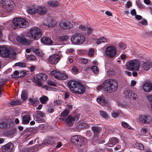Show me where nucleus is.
Wrapping results in <instances>:
<instances>
[{
	"mask_svg": "<svg viewBox=\"0 0 152 152\" xmlns=\"http://www.w3.org/2000/svg\"><path fill=\"white\" fill-rule=\"evenodd\" d=\"M118 87V83L116 80L113 79H108L104 81L102 86H99L97 89L101 91L104 89L105 91L111 93L115 91Z\"/></svg>",
	"mask_w": 152,
	"mask_h": 152,
	"instance_id": "f257e3e1",
	"label": "nucleus"
},
{
	"mask_svg": "<svg viewBox=\"0 0 152 152\" xmlns=\"http://www.w3.org/2000/svg\"><path fill=\"white\" fill-rule=\"evenodd\" d=\"M28 25L29 23L27 20L23 18H17L13 20L11 26L15 29L20 28H27Z\"/></svg>",
	"mask_w": 152,
	"mask_h": 152,
	"instance_id": "f03ea898",
	"label": "nucleus"
},
{
	"mask_svg": "<svg viewBox=\"0 0 152 152\" xmlns=\"http://www.w3.org/2000/svg\"><path fill=\"white\" fill-rule=\"evenodd\" d=\"M42 33L41 30L37 27H33L31 28L27 33V36L34 40H38L42 36Z\"/></svg>",
	"mask_w": 152,
	"mask_h": 152,
	"instance_id": "7ed1b4c3",
	"label": "nucleus"
},
{
	"mask_svg": "<svg viewBox=\"0 0 152 152\" xmlns=\"http://www.w3.org/2000/svg\"><path fill=\"white\" fill-rule=\"evenodd\" d=\"M1 4L7 12H11L15 6V3L11 0H2Z\"/></svg>",
	"mask_w": 152,
	"mask_h": 152,
	"instance_id": "20e7f679",
	"label": "nucleus"
},
{
	"mask_svg": "<svg viewBox=\"0 0 152 152\" xmlns=\"http://www.w3.org/2000/svg\"><path fill=\"white\" fill-rule=\"evenodd\" d=\"M140 62L138 60H131L127 63L126 67L129 70L138 71L140 66Z\"/></svg>",
	"mask_w": 152,
	"mask_h": 152,
	"instance_id": "39448f33",
	"label": "nucleus"
},
{
	"mask_svg": "<svg viewBox=\"0 0 152 152\" xmlns=\"http://www.w3.org/2000/svg\"><path fill=\"white\" fill-rule=\"evenodd\" d=\"M70 140L72 143L77 146H81L84 142V137L80 135L73 136L71 137Z\"/></svg>",
	"mask_w": 152,
	"mask_h": 152,
	"instance_id": "423d86ee",
	"label": "nucleus"
},
{
	"mask_svg": "<svg viewBox=\"0 0 152 152\" xmlns=\"http://www.w3.org/2000/svg\"><path fill=\"white\" fill-rule=\"evenodd\" d=\"M50 75L54 76L56 79L60 80H66L68 78L67 75L56 70L52 71Z\"/></svg>",
	"mask_w": 152,
	"mask_h": 152,
	"instance_id": "0eeeda50",
	"label": "nucleus"
},
{
	"mask_svg": "<svg viewBox=\"0 0 152 152\" xmlns=\"http://www.w3.org/2000/svg\"><path fill=\"white\" fill-rule=\"evenodd\" d=\"M71 40L75 44L80 45L84 42L85 39L82 35L76 34L72 37Z\"/></svg>",
	"mask_w": 152,
	"mask_h": 152,
	"instance_id": "6e6552de",
	"label": "nucleus"
},
{
	"mask_svg": "<svg viewBox=\"0 0 152 152\" xmlns=\"http://www.w3.org/2000/svg\"><path fill=\"white\" fill-rule=\"evenodd\" d=\"M117 53L116 48L113 46L107 47L105 50L106 55L110 58H112L115 56Z\"/></svg>",
	"mask_w": 152,
	"mask_h": 152,
	"instance_id": "1a4fd4ad",
	"label": "nucleus"
},
{
	"mask_svg": "<svg viewBox=\"0 0 152 152\" xmlns=\"http://www.w3.org/2000/svg\"><path fill=\"white\" fill-rule=\"evenodd\" d=\"M47 78L46 75L43 73H39L37 75L36 77H34V82L37 84L38 86L41 87L42 86L41 81H45Z\"/></svg>",
	"mask_w": 152,
	"mask_h": 152,
	"instance_id": "9d476101",
	"label": "nucleus"
},
{
	"mask_svg": "<svg viewBox=\"0 0 152 152\" xmlns=\"http://www.w3.org/2000/svg\"><path fill=\"white\" fill-rule=\"evenodd\" d=\"M13 51L9 50L8 48L5 47H0V55L4 58L11 57L12 56Z\"/></svg>",
	"mask_w": 152,
	"mask_h": 152,
	"instance_id": "9b49d317",
	"label": "nucleus"
},
{
	"mask_svg": "<svg viewBox=\"0 0 152 152\" xmlns=\"http://www.w3.org/2000/svg\"><path fill=\"white\" fill-rule=\"evenodd\" d=\"M79 118V116L77 115H76L73 117L72 116L69 115L66 119V121L69 126H71L75 122L78 121Z\"/></svg>",
	"mask_w": 152,
	"mask_h": 152,
	"instance_id": "f8f14e48",
	"label": "nucleus"
},
{
	"mask_svg": "<svg viewBox=\"0 0 152 152\" xmlns=\"http://www.w3.org/2000/svg\"><path fill=\"white\" fill-rule=\"evenodd\" d=\"M60 56L58 54H54L50 56L48 58V62L51 64H57L60 59Z\"/></svg>",
	"mask_w": 152,
	"mask_h": 152,
	"instance_id": "ddd939ff",
	"label": "nucleus"
},
{
	"mask_svg": "<svg viewBox=\"0 0 152 152\" xmlns=\"http://www.w3.org/2000/svg\"><path fill=\"white\" fill-rule=\"evenodd\" d=\"M73 92L77 94H81L83 93L85 91V88L84 87L80 82H78V84L76 85L75 88H74V90Z\"/></svg>",
	"mask_w": 152,
	"mask_h": 152,
	"instance_id": "4468645a",
	"label": "nucleus"
},
{
	"mask_svg": "<svg viewBox=\"0 0 152 152\" xmlns=\"http://www.w3.org/2000/svg\"><path fill=\"white\" fill-rule=\"evenodd\" d=\"M139 121L142 124H149L151 121L150 116L149 115H142L140 116Z\"/></svg>",
	"mask_w": 152,
	"mask_h": 152,
	"instance_id": "2eb2a0df",
	"label": "nucleus"
},
{
	"mask_svg": "<svg viewBox=\"0 0 152 152\" xmlns=\"http://www.w3.org/2000/svg\"><path fill=\"white\" fill-rule=\"evenodd\" d=\"M14 147L13 144L8 143L2 147V151L4 152H11Z\"/></svg>",
	"mask_w": 152,
	"mask_h": 152,
	"instance_id": "dca6fc26",
	"label": "nucleus"
},
{
	"mask_svg": "<svg viewBox=\"0 0 152 152\" xmlns=\"http://www.w3.org/2000/svg\"><path fill=\"white\" fill-rule=\"evenodd\" d=\"M26 73L23 71L19 72L18 71L16 70L11 75V76L13 78H20L24 77L26 75Z\"/></svg>",
	"mask_w": 152,
	"mask_h": 152,
	"instance_id": "f3484780",
	"label": "nucleus"
},
{
	"mask_svg": "<svg viewBox=\"0 0 152 152\" xmlns=\"http://www.w3.org/2000/svg\"><path fill=\"white\" fill-rule=\"evenodd\" d=\"M78 82L74 80H70L68 83V86L70 90L73 92L74 88H75L76 85Z\"/></svg>",
	"mask_w": 152,
	"mask_h": 152,
	"instance_id": "a211bd4d",
	"label": "nucleus"
},
{
	"mask_svg": "<svg viewBox=\"0 0 152 152\" xmlns=\"http://www.w3.org/2000/svg\"><path fill=\"white\" fill-rule=\"evenodd\" d=\"M143 90L146 92H150L152 90V84L150 83H145L143 86Z\"/></svg>",
	"mask_w": 152,
	"mask_h": 152,
	"instance_id": "6ab92c4d",
	"label": "nucleus"
},
{
	"mask_svg": "<svg viewBox=\"0 0 152 152\" xmlns=\"http://www.w3.org/2000/svg\"><path fill=\"white\" fill-rule=\"evenodd\" d=\"M36 113L37 115L35 116V118L38 121H41L42 120L41 119V117H44L45 116V114L41 111H36Z\"/></svg>",
	"mask_w": 152,
	"mask_h": 152,
	"instance_id": "aec40b11",
	"label": "nucleus"
},
{
	"mask_svg": "<svg viewBox=\"0 0 152 152\" xmlns=\"http://www.w3.org/2000/svg\"><path fill=\"white\" fill-rule=\"evenodd\" d=\"M47 11V9L41 6L37 7V13L39 14L42 15L45 14Z\"/></svg>",
	"mask_w": 152,
	"mask_h": 152,
	"instance_id": "412c9836",
	"label": "nucleus"
},
{
	"mask_svg": "<svg viewBox=\"0 0 152 152\" xmlns=\"http://www.w3.org/2000/svg\"><path fill=\"white\" fill-rule=\"evenodd\" d=\"M41 41L43 43L48 45H51L53 42L50 38L47 37L42 38Z\"/></svg>",
	"mask_w": 152,
	"mask_h": 152,
	"instance_id": "4be33fe9",
	"label": "nucleus"
},
{
	"mask_svg": "<svg viewBox=\"0 0 152 152\" xmlns=\"http://www.w3.org/2000/svg\"><path fill=\"white\" fill-rule=\"evenodd\" d=\"M142 66L145 70L147 71L151 67L152 64L149 62H144L142 64Z\"/></svg>",
	"mask_w": 152,
	"mask_h": 152,
	"instance_id": "5701e85b",
	"label": "nucleus"
},
{
	"mask_svg": "<svg viewBox=\"0 0 152 152\" xmlns=\"http://www.w3.org/2000/svg\"><path fill=\"white\" fill-rule=\"evenodd\" d=\"M28 13L31 14H34L37 13V7L32 6L29 7L28 8Z\"/></svg>",
	"mask_w": 152,
	"mask_h": 152,
	"instance_id": "b1692460",
	"label": "nucleus"
},
{
	"mask_svg": "<svg viewBox=\"0 0 152 152\" xmlns=\"http://www.w3.org/2000/svg\"><path fill=\"white\" fill-rule=\"evenodd\" d=\"M22 123L24 124H28L30 120V117L29 115H26L22 117Z\"/></svg>",
	"mask_w": 152,
	"mask_h": 152,
	"instance_id": "393cba45",
	"label": "nucleus"
},
{
	"mask_svg": "<svg viewBox=\"0 0 152 152\" xmlns=\"http://www.w3.org/2000/svg\"><path fill=\"white\" fill-rule=\"evenodd\" d=\"M47 4L51 7H56L59 5L58 2L57 1H50L47 2Z\"/></svg>",
	"mask_w": 152,
	"mask_h": 152,
	"instance_id": "a878e982",
	"label": "nucleus"
},
{
	"mask_svg": "<svg viewBox=\"0 0 152 152\" xmlns=\"http://www.w3.org/2000/svg\"><path fill=\"white\" fill-rule=\"evenodd\" d=\"M59 26L61 28L65 29H69L70 28V26L69 23L66 22L62 21L60 23Z\"/></svg>",
	"mask_w": 152,
	"mask_h": 152,
	"instance_id": "bb28decb",
	"label": "nucleus"
},
{
	"mask_svg": "<svg viewBox=\"0 0 152 152\" xmlns=\"http://www.w3.org/2000/svg\"><path fill=\"white\" fill-rule=\"evenodd\" d=\"M17 39L18 41L22 44L26 45L27 44V40L22 37L19 36L18 37Z\"/></svg>",
	"mask_w": 152,
	"mask_h": 152,
	"instance_id": "cd10ccee",
	"label": "nucleus"
},
{
	"mask_svg": "<svg viewBox=\"0 0 152 152\" xmlns=\"http://www.w3.org/2000/svg\"><path fill=\"white\" fill-rule=\"evenodd\" d=\"M55 138L49 137L45 140V144L52 145L55 142Z\"/></svg>",
	"mask_w": 152,
	"mask_h": 152,
	"instance_id": "c85d7f7f",
	"label": "nucleus"
},
{
	"mask_svg": "<svg viewBox=\"0 0 152 152\" xmlns=\"http://www.w3.org/2000/svg\"><path fill=\"white\" fill-rule=\"evenodd\" d=\"M49 99L48 97L45 96L43 95L39 98V100L41 103L45 104Z\"/></svg>",
	"mask_w": 152,
	"mask_h": 152,
	"instance_id": "c756f323",
	"label": "nucleus"
},
{
	"mask_svg": "<svg viewBox=\"0 0 152 152\" xmlns=\"http://www.w3.org/2000/svg\"><path fill=\"white\" fill-rule=\"evenodd\" d=\"M133 147L135 148L140 150H143L144 148L143 144L140 143H137L134 144Z\"/></svg>",
	"mask_w": 152,
	"mask_h": 152,
	"instance_id": "7c9ffc66",
	"label": "nucleus"
},
{
	"mask_svg": "<svg viewBox=\"0 0 152 152\" xmlns=\"http://www.w3.org/2000/svg\"><path fill=\"white\" fill-rule=\"evenodd\" d=\"M107 41L106 39L104 37H101L98 39H96L95 40L96 43L98 45L102 43L105 42Z\"/></svg>",
	"mask_w": 152,
	"mask_h": 152,
	"instance_id": "2f4dec72",
	"label": "nucleus"
},
{
	"mask_svg": "<svg viewBox=\"0 0 152 152\" xmlns=\"http://www.w3.org/2000/svg\"><path fill=\"white\" fill-rule=\"evenodd\" d=\"M29 102L31 105L33 106L36 105L39 102V101L37 98H30L29 99Z\"/></svg>",
	"mask_w": 152,
	"mask_h": 152,
	"instance_id": "473e14b6",
	"label": "nucleus"
},
{
	"mask_svg": "<svg viewBox=\"0 0 152 152\" xmlns=\"http://www.w3.org/2000/svg\"><path fill=\"white\" fill-rule=\"evenodd\" d=\"M28 93L26 91H23L21 94V98L22 99L25 101L28 98Z\"/></svg>",
	"mask_w": 152,
	"mask_h": 152,
	"instance_id": "72a5a7b5",
	"label": "nucleus"
},
{
	"mask_svg": "<svg viewBox=\"0 0 152 152\" xmlns=\"http://www.w3.org/2000/svg\"><path fill=\"white\" fill-rule=\"evenodd\" d=\"M21 103L20 100L14 99L10 103V104L12 105H17L20 104Z\"/></svg>",
	"mask_w": 152,
	"mask_h": 152,
	"instance_id": "f704fd0d",
	"label": "nucleus"
},
{
	"mask_svg": "<svg viewBox=\"0 0 152 152\" xmlns=\"http://www.w3.org/2000/svg\"><path fill=\"white\" fill-rule=\"evenodd\" d=\"M92 129L94 135H97L100 130V128L97 126H94L92 127Z\"/></svg>",
	"mask_w": 152,
	"mask_h": 152,
	"instance_id": "c9c22d12",
	"label": "nucleus"
},
{
	"mask_svg": "<svg viewBox=\"0 0 152 152\" xmlns=\"http://www.w3.org/2000/svg\"><path fill=\"white\" fill-rule=\"evenodd\" d=\"M89 127L88 125L84 123H80L77 126V128L79 129L84 128H88Z\"/></svg>",
	"mask_w": 152,
	"mask_h": 152,
	"instance_id": "e433bc0d",
	"label": "nucleus"
},
{
	"mask_svg": "<svg viewBox=\"0 0 152 152\" xmlns=\"http://www.w3.org/2000/svg\"><path fill=\"white\" fill-rule=\"evenodd\" d=\"M110 142L111 144L113 145L117 143L118 142V140L116 137H112L110 139Z\"/></svg>",
	"mask_w": 152,
	"mask_h": 152,
	"instance_id": "4c0bfd02",
	"label": "nucleus"
},
{
	"mask_svg": "<svg viewBox=\"0 0 152 152\" xmlns=\"http://www.w3.org/2000/svg\"><path fill=\"white\" fill-rule=\"evenodd\" d=\"M91 69L93 72L95 74H97L99 72V69L96 66H94L91 67Z\"/></svg>",
	"mask_w": 152,
	"mask_h": 152,
	"instance_id": "58836bf2",
	"label": "nucleus"
},
{
	"mask_svg": "<svg viewBox=\"0 0 152 152\" xmlns=\"http://www.w3.org/2000/svg\"><path fill=\"white\" fill-rule=\"evenodd\" d=\"M6 81L4 80H2L0 81V97H1L2 93L1 92L2 90V86L5 84Z\"/></svg>",
	"mask_w": 152,
	"mask_h": 152,
	"instance_id": "ea45409f",
	"label": "nucleus"
},
{
	"mask_svg": "<svg viewBox=\"0 0 152 152\" xmlns=\"http://www.w3.org/2000/svg\"><path fill=\"white\" fill-rule=\"evenodd\" d=\"M97 102L99 104L103 105L105 103L104 99L102 97H99L97 99Z\"/></svg>",
	"mask_w": 152,
	"mask_h": 152,
	"instance_id": "a19ab883",
	"label": "nucleus"
},
{
	"mask_svg": "<svg viewBox=\"0 0 152 152\" xmlns=\"http://www.w3.org/2000/svg\"><path fill=\"white\" fill-rule=\"evenodd\" d=\"M68 39V37L66 36H61L59 37L58 41L60 42L66 41Z\"/></svg>",
	"mask_w": 152,
	"mask_h": 152,
	"instance_id": "79ce46f5",
	"label": "nucleus"
},
{
	"mask_svg": "<svg viewBox=\"0 0 152 152\" xmlns=\"http://www.w3.org/2000/svg\"><path fill=\"white\" fill-rule=\"evenodd\" d=\"M132 91L131 90H127L125 91L124 94L126 97H130L131 96H132Z\"/></svg>",
	"mask_w": 152,
	"mask_h": 152,
	"instance_id": "37998d69",
	"label": "nucleus"
},
{
	"mask_svg": "<svg viewBox=\"0 0 152 152\" xmlns=\"http://www.w3.org/2000/svg\"><path fill=\"white\" fill-rule=\"evenodd\" d=\"M99 112L100 114L102 117L105 118H108V115L104 111L100 110Z\"/></svg>",
	"mask_w": 152,
	"mask_h": 152,
	"instance_id": "c03bdc74",
	"label": "nucleus"
},
{
	"mask_svg": "<svg viewBox=\"0 0 152 152\" xmlns=\"http://www.w3.org/2000/svg\"><path fill=\"white\" fill-rule=\"evenodd\" d=\"M28 131L29 132H31L33 134H35L38 132L36 128H31L29 129Z\"/></svg>",
	"mask_w": 152,
	"mask_h": 152,
	"instance_id": "a18cd8bd",
	"label": "nucleus"
},
{
	"mask_svg": "<svg viewBox=\"0 0 152 152\" xmlns=\"http://www.w3.org/2000/svg\"><path fill=\"white\" fill-rule=\"evenodd\" d=\"M15 66H19L21 67H25L26 64L24 63H21V62H18L17 63H16L15 64Z\"/></svg>",
	"mask_w": 152,
	"mask_h": 152,
	"instance_id": "49530a36",
	"label": "nucleus"
},
{
	"mask_svg": "<svg viewBox=\"0 0 152 152\" xmlns=\"http://www.w3.org/2000/svg\"><path fill=\"white\" fill-rule=\"evenodd\" d=\"M69 113L68 110H65L64 111H63L61 113V115L62 117H65L67 116Z\"/></svg>",
	"mask_w": 152,
	"mask_h": 152,
	"instance_id": "de8ad7c7",
	"label": "nucleus"
},
{
	"mask_svg": "<svg viewBox=\"0 0 152 152\" xmlns=\"http://www.w3.org/2000/svg\"><path fill=\"white\" fill-rule=\"evenodd\" d=\"M7 126V124L3 122H0V128L4 129Z\"/></svg>",
	"mask_w": 152,
	"mask_h": 152,
	"instance_id": "09e8293b",
	"label": "nucleus"
},
{
	"mask_svg": "<svg viewBox=\"0 0 152 152\" xmlns=\"http://www.w3.org/2000/svg\"><path fill=\"white\" fill-rule=\"evenodd\" d=\"M122 125L123 127H126L129 129H131L132 128L126 123L125 122H123L122 123Z\"/></svg>",
	"mask_w": 152,
	"mask_h": 152,
	"instance_id": "8fccbe9b",
	"label": "nucleus"
},
{
	"mask_svg": "<svg viewBox=\"0 0 152 152\" xmlns=\"http://www.w3.org/2000/svg\"><path fill=\"white\" fill-rule=\"evenodd\" d=\"M118 46L120 48L123 50L125 49L126 47V46L124 44L122 43H120L119 44Z\"/></svg>",
	"mask_w": 152,
	"mask_h": 152,
	"instance_id": "3c124183",
	"label": "nucleus"
},
{
	"mask_svg": "<svg viewBox=\"0 0 152 152\" xmlns=\"http://www.w3.org/2000/svg\"><path fill=\"white\" fill-rule=\"evenodd\" d=\"M47 84L50 86H56V84L54 82L51 80L48 81L47 82Z\"/></svg>",
	"mask_w": 152,
	"mask_h": 152,
	"instance_id": "603ef678",
	"label": "nucleus"
},
{
	"mask_svg": "<svg viewBox=\"0 0 152 152\" xmlns=\"http://www.w3.org/2000/svg\"><path fill=\"white\" fill-rule=\"evenodd\" d=\"M94 49L90 48L89 49L88 54L90 56H92L94 55Z\"/></svg>",
	"mask_w": 152,
	"mask_h": 152,
	"instance_id": "864d4df0",
	"label": "nucleus"
},
{
	"mask_svg": "<svg viewBox=\"0 0 152 152\" xmlns=\"http://www.w3.org/2000/svg\"><path fill=\"white\" fill-rule=\"evenodd\" d=\"M111 114L113 118H115L119 114L114 111H113L111 112Z\"/></svg>",
	"mask_w": 152,
	"mask_h": 152,
	"instance_id": "5fc2aeb1",
	"label": "nucleus"
},
{
	"mask_svg": "<svg viewBox=\"0 0 152 152\" xmlns=\"http://www.w3.org/2000/svg\"><path fill=\"white\" fill-rule=\"evenodd\" d=\"M148 131V129L145 128H142L141 130V132L143 134H145Z\"/></svg>",
	"mask_w": 152,
	"mask_h": 152,
	"instance_id": "6e6d98bb",
	"label": "nucleus"
},
{
	"mask_svg": "<svg viewBox=\"0 0 152 152\" xmlns=\"http://www.w3.org/2000/svg\"><path fill=\"white\" fill-rule=\"evenodd\" d=\"M86 29L87 30V32L89 34H91L94 30V29L92 28H91L89 27H87Z\"/></svg>",
	"mask_w": 152,
	"mask_h": 152,
	"instance_id": "4d7b16f0",
	"label": "nucleus"
},
{
	"mask_svg": "<svg viewBox=\"0 0 152 152\" xmlns=\"http://www.w3.org/2000/svg\"><path fill=\"white\" fill-rule=\"evenodd\" d=\"M137 95L136 94L134 93V92H132V95L130 97L131 98H132L134 99H135L137 97Z\"/></svg>",
	"mask_w": 152,
	"mask_h": 152,
	"instance_id": "13d9d810",
	"label": "nucleus"
},
{
	"mask_svg": "<svg viewBox=\"0 0 152 152\" xmlns=\"http://www.w3.org/2000/svg\"><path fill=\"white\" fill-rule=\"evenodd\" d=\"M141 23L142 25H146L148 24V23L147 21L146 20L143 19H142L141 21Z\"/></svg>",
	"mask_w": 152,
	"mask_h": 152,
	"instance_id": "bf43d9fd",
	"label": "nucleus"
},
{
	"mask_svg": "<svg viewBox=\"0 0 152 152\" xmlns=\"http://www.w3.org/2000/svg\"><path fill=\"white\" fill-rule=\"evenodd\" d=\"M72 71L74 72H78V69L75 66H74L72 67Z\"/></svg>",
	"mask_w": 152,
	"mask_h": 152,
	"instance_id": "052dcab7",
	"label": "nucleus"
},
{
	"mask_svg": "<svg viewBox=\"0 0 152 152\" xmlns=\"http://www.w3.org/2000/svg\"><path fill=\"white\" fill-rule=\"evenodd\" d=\"M130 13L133 16H135L136 15V12L135 10L134 9L132 10L131 12Z\"/></svg>",
	"mask_w": 152,
	"mask_h": 152,
	"instance_id": "680f3d73",
	"label": "nucleus"
},
{
	"mask_svg": "<svg viewBox=\"0 0 152 152\" xmlns=\"http://www.w3.org/2000/svg\"><path fill=\"white\" fill-rule=\"evenodd\" d=\"M64 98L66 99L68 98L69 96V94L68 92H65L64 93Z\"/></svg>",
	"mask_w": 152,
	"mask_h": 152,
	"instance_id": "e2e57ef3",
	"label": "nucleus"
},
{
	"mask_svg": "<svg viewBox=\"0 0 152 152\" xmlns=\"http://www.w3.org/2000/svg\"><path fill=\"white\" fill-rule=\"evenodd\" d=\"M31 60H34L36 59V57L34 56H31L29 58Z\"/></svg>",
	"mask_w": 152,
	"mask_h": 152,
	"instance_id": "0e129e2a",
	"label": "nucleus"
},
{
	"mask_svg": "<svg viewBox=\"0 0 152 152\" xmlns=\"http://www.w3.org/2000/svg\"><path fill=\"white\" fill-rule=\"evenodd\" d=\"M79 28L80 29L82 30V31H85L86 30V28L83 25H81L79 27Z\"/></svg>",
	"mask_w": 152,
	"mask_h": 152,
	"instance_id": "69168bd1",
	"label": "nucleus"
},
{
	"mask_svg": "<svg viewBox=\"0 0 152 152\" xmlns=\"http://www.w3.org/2000/svg\"><path fill=\"white\" fill-rule=\"evenodd\" d=\"M136 83V82L134 80H132L131 81V86H134L135 85Z\"/></svg>",
	"mask_w": 152,
	"mask_h": 152,
	"instance_id": "338daca9",
	"label": "nucleus"
},
{
	"mask_svg": "<svg viewBox=\"0 0 152 152\" xmlns=\"http://www.w3.org/2000/svg\"><path fill=\"white\" fill-rule=\"evenodd\" d=\"M54 109L53 108H49L48 110V111L49 113H51L53 112Z\"/></svg>",
	"mask_w": 152,
	"mask_h": 152,
	"instance_id": "774afa93",
	"label": "nucleus"
}]
</instances>
